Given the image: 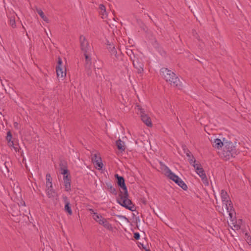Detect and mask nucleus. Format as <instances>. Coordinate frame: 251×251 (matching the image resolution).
<instances>
[{"mask_svg": "<svg viewBox=\"0 0 251 251\" xmlns=\"http://www.w3.org/2000/svg\"><path fill=\"white\" fill-rule=\"evenodd\" d=\"M160 72L162 76L172 86L179 89L182 88V83L175 73L166 68H161Z\"/></svg>", "mask_w": 251, "mask_h": 251, "instance_id": "nucleus-1", "label": "nucleus"}, {"mask_svg": "<svg viewBox=\"0 0 251 251\" xmlns=\"http://www.w3.org/2000/svg\"><path fill=\"white\" fill-rule=\"evenodd\" d=\"M219 153L221 157L225 160H229L231 157H235L237 155L236 148L231 142H225L222 151Z\"/></svg>", "mask_w": 251, "mask_h": 251, "instance_id": "nucleus-2", "label": "nucleus"}, {"mask_svg": "<svg viewBox=\"0 0 251 251\" xmlns=\"http://www.w3.org/2000/svg\"><path fill=\"white\" fill-rule=\"evenodd\" d=\"M128 191H127V195H126L125 194V192L120 190L119 198L117 199V201L122 206L131 211H133L135 210V205L133 204L131 201L128 199Z\"/></svg>", "mask_w": 251, "mask_h": 251, "instance_id": "nucleus-3", "label": "nucleus"}, {"mask_svg": "<svg viewBox=\"0 0 251 251\" xmlns=\"http://www.w3.org/2000/svg\"><path fill=\"white\" fill-rule=\"evenodd\" d=\"M93 219L100 225H102L106 229L112 231L113 227L112 225L107 221V220L100 215L97 213H94Z\"/></svg>", "mask_w": 251, "mask_h": 251, "instance_id": "nucleus-4", "label": "nucleus"}, {"mask_svg": "<svg viewBox=\"0 0 251 251\" xmlns=\"http://www.w3.org/2000/svg\"><path fill=\"white\" fill-rule=\"evenodd\" d=\"M79 42L80 49L83 53L92 52V48L89 45V42L87 40L85 36L83 35L80 36Z\"/></svg>", "mask_w": 251, "mask_h": 251, "instance_id": "nucleus-5", "label": "nucleus"}, {"mask_svg": "<svg viewBox=\"0 0 251 251\" xmlns=\"http://www.w3.org/2000/svg\"><path fill=\"white\" fill-rule=\"evenodd\" d=\"M91 52H90L89 53H83L85 59V71L88 76H90L92 73V71L91 69Z\"/></svg>", "mask_w": 251, "mask_h": 251, "instance_id": "nucleus-6", "label": "nucleus"}, {"mask_svg": "<svg viewBox=\"0 0 251 251\" xmlns=\"http://www.w3.org/2000/svg\"><path fill=\"white\" fill-rule=\"evenodd\" d=\"M107 49L111 53V56L115 61H122L123 55L121 52L117 53L115 47L111 44H107Z\"/></svg>", "mask_w": 251, "mask_h": 251, "instance_id": "nucleus-7", "label": "nucleus"}, {"mask_svg": "<svg viewBox=\"0 0 251 251\" xmlns=\"http://www.w3.org/2000/svg\"><path fill=\"white\" fill-rule=\"evenodd\" d=\"M91 159L92 162L94 164H95V165H96V168L100 170L102 168L103 163H102L101 158L99 153H92Z\"/></svg>", "mask_w": 251, "mask_h": 251, "instance_id": "nucleus-8", "label": "nucleus"}, {"mask_svg": "<svg viewBox=\"0 0 251 251\" xmlns=\"http://www.w3.org/2000/svg\"><path fill=\"white\" fill-rule=\"evenodd\" d=\"M133 65L135 68L137 70L139 74L142 73L144 71V64L141 59L139 58L136 55H134V57L132 58Z\"/></svg>", "mask_w": 251, "mask_h": 251, "instance_id": "nucleus-9", "label": "nucleus"}, {"mask_svg": "<svg viewBox=\"0 0 251 251\" xmlns=\"http://www.w3.org/2000/svg\"><path fill=\"white\" fill-rule=\"evenodd\" d=\"M170 175L171 176L168 178L174 181L184 190H186L187 189L188 187L187 185L181 180L180 178L174 173H171Z\"/></svg>", "mask_w": 251, "mask_h": 251, "instance_id": "nucleus-10", "label": "nucleus"}, {"mask_svg": "<svg viewBox=\"0 0 251 251\" xmlns=\"http://www.w3.org/2000/svg\"><path fill=\"white\" fill-rule=\"evenodd\" d=\"M62 62L61 59L60 57H58V60L57 61V65L56 67V72L58 78H60L62 80L63 78L66 75V69L64 71L62 68Z\"/></svg>", "mask_w": 251, "mask_h": 251, "instance_id": "nucleus-11", "label": "nucleus"}, {"mask_svg": "<svg viewBox=\"0 0 251 251\" xmlns=\"http://www.w3.org/2000/svg\"><path fill=\"white\" fill-rule=\"evenodd\" d=\"M115 177L117 179L118 186L123 190V192H125V194L126 195L127 189L126 185L125 178L124 177L120 176L118 174H115Z\"/></svg>", "mask_w": 251, "mask_h": 251, "instance_id": "nucleus-12", "label": "nucleus"}, {"mask_svg": "<svg viewBox=\"0 0 251 251\" xmlns=\"http://www.w3.org/2000/svg\"><path fill=\"white\" fill-rule=\"evenodd\" d=\"M137 107H138V109L140 110L141 118L143 122L148 126L151 127L152 125L151 118L145 113V111L139 106H137Z\"/></svg>", "mask_w": 251, "mask_h": 251, "instance_id": "nucleus-13", "label": "nucleus"}, {"mask_svg": "<svg viewBox=\"0 0 251 251\" xmlns=\"http://www.w3.org/2000/svg\"><path fill=\"white\" fill-rule=\"evenodd\" d=\"M221 196L223 202H225L226 205V204L229 206L232 205L231 201L229 200V196L225 190H222L221 191Z\"/></svg>", "mask_w": 251, "mask_h": 251, "instance_id": "nucleus-14", "label": "nucleus"}, {"mask_svg": "<svg viewBox=\"0 0 251 251\" xmlns=\"http://www.w3.org/2000/svg\"><path fill=\"white\" fill-rule=\"evenodd\" d=\"M63 200L65 203V210L69 214V215H72L73 212L71 209L70 201L68 198L67 196H63Z\"/></svg>", "mask_w": 251, "mask_h": 251, "instance_id": "nucleus-15", "label": "nucleus"}, {"mask_svg": "<svg viewBox=\"0 0 251 251\" xmlns=\"http://www.w3.org/2000/svg\"><path fill=\"white\" fill-rule=\"evenodd\" d=\"M65 190L69 192L71 190V176L66 175L63 176Z\"/></svg>", "mask_w": 251, "mask_h": 251, "instance_id": "nucleus-16", "label": "nucleus"}, {"mask_svg": "<svg viewBox=\"0 0 251 251\" xmlns=\"http://www.w3.org/2000/svg\"><path fill=\"white\" fill-rule=\"evenodd\" d=\"M226 208L227 210V212L228 213L229 216L230 217V219L231 221L233 222L235 218V216L234 215V213H235L234 210L232 209L233 206L232 205H227V204H226Z\"/></svg>", "mask_w": 251, "mask_h": 251, "instance_id": "nucleus-17", "label": "nucleus"}, {"mask_svg": "<svg viewBox=\"0 0 251 251\" xmlns=\"http://www.w3.org/2000/svg\"><path fill=\"white\" fill-rule=\"evenodd\" d=\"M160 169L164 173V174L169 177L171 175L170 174L173 173L171 170L162 162H160Z\"/></svg>", "mask_w": 251, "mask_h": 251, "instance_id": "nucleus-18", "label": "nucleus"}, {"mask_svg": "<svg viewBox=\"0 0 251 251\" xmlns=\"http://www.w3.org/2000/svg\"><path fill=\"white\" fill-rule=\"evenodd\" d=\"M12 135L10 130L7 132V135L6 136V139L10 144V146H13L15 150L16 151L17 149V147H14L13 141H12Z\"/></svg>", "mask_w": 251, "mask_h": 251, "instance_id": "nucleus-19", "label": "nucleus"}, {"mask_svg": "<svg viewBox=\"0 0 251 251\" xmlns=\"http://www.w3.org/2000/svg\"><path fill=\"white\" fill-rule=\"evenodd\" d=\"M225 142H223L220 139H215L213 143L212 146L213 147L217 149H220L224 147Z\"/></svg>", "mask_w": 251, "mask_h": 251, "instance_id": "nucleus-20", "label": "nucleus"}, {"mask_svg": "<svg viewBox=\"0 0 251 251\" xmlns=\"http://www.w3.org/2000/svg\"><path fill=\"white\" fill-rule=\"evenodd\" d=\"M116 144L119 150H120L121 151H125L126 148L125 143L121 139H118L116 141Z\"/></svg>", "mask_w": 251, "mask_h": 251, "instance_id": "nucleus-21", "label": "nucleus"}, {"mask_svg": "<svg viewBox=\"0 0 251 251\" xmlns=\"http://www.w3.org/2000/svg\"><path fill=\"white\" fill-rule=\"evenodd\" d=\"M107 189L108 191L114 195H117V191L116 189L110 183H106Z\"/></svg>", "mask_w": 251, "mask_h": 251, "instance_id": "nucleus-22", "label": "nucleus"}, {"mask_svg": "<svg viewBox=\"0 0 251 251\" xmlns=\"http://www.w3.org/2000/svg\"><path fill=\"white\" fill-rule=\"evenodd\" d=\"M99 9L100 10V14L101 15V18L102 19L106 18L107 17V14L105 6L102 4H100L99 5Z\"/></svg>", "mask_w": 251, "mask_h": 251, "instance_id": "nucleus-23", "label": "nucleus"}, {"mask_svg": "<svg viewBox=\"0 0 251 251\" xmlns=\"http://www.w3.org/2000/svg\"><path fill=\"white\" fill-rule=\"evenodd\" d=\"M198 175H199L200 177L201 178V180L202 181L203 183L205 185H208V181L207 176H206V174L204 172V171H203V172H201L200 174L198 173Z\"/></svg>", "mask_w": 251, "mask_h": 251, "instance_id": "nucleus-24", "label": "nucleus"}, {"mask_svg": "<svg viewBox=\"0 0 251 251\" xmlns=\"http://www.w3.org/2000/svg\"><path fill=\"white\" fill-rule=\"evenodd\" d=\"M189 157L188 161L189 163L192 165L194 167H196V159L191 152H190V154Z\"/></svg>", "mask_w": 251, "mask_h": 251, "instance_id": "nucleus-25", "label": "nucleus"}, {"mask_svg": "<svg viewBox=\"0 0 251 251\" xmlns=\"http://www.w3.org/2000/svg\"><path fill=\"white\" fill-rule=\"evenodd\" d=\"M37 12L44 21L47 22V17L44 15L43 11L41 9H37Z\"/></svg>", "mask_w": 251, "mask_h": 251, "instance_id": "nucleus-26", "label": "nucleus"}, {"mask_svg": "<svg viewBox=\"0 0 251 251\" xmlns=\"http://www.w3.org/2000/svg\"><path fill=\"white\" fill-rule=\"evenodd\" d=\"M9 24L13 27L15 28L16 27V22H15V17L11 16L9 17Z\"/></svg>", "mask_w": 251, "mask_h": 251, "instance_id": "nucleus-27", "label": "nucleus"}, {"mask_svg": "<svg viewBox=\"0 0 251 251\" xmlns=\"http://www.w3.org/2000/svg\"><path fill=\"white\" fill-rule=\"evenodd\" d=\"M49 189L48 188V190ZM57 197V194L54 190L50 189V191H48V197L49 198H55Z\"/></svg>", "mask_w": 251, "mask_h": 251, "instance_id": "nucleus-28", "label": "nucleus"}, {"mask_svg": "<svg viewBox=\"0 0 251 251\" xmlns=\"http://www.w3.org/2000/svg\"><path fill=\"white\" fill-rule=\"evenodd\" d=\"M196 170V172L198 174V173H201V172H203L204 170L202 168L201 165L200 164H196V167H194Z\"/></svg>", "mask_w": 251, "mask_h": 251, "instance_id": "nucleus-29", "label": "nucleus"}, {"mask_svg": "<svg viewBox=\"0 0 251 251\" xmlns=\"http://www.w3.org/2000/svg\"><path fill=\"white\" fill-rule=\"evenodd\" d=\"M60 169H66L68 168L67 163L66 161L61 160L59 163Z\"/></svg>", "mask_w": 251, "mask_h": 251, "instance_id": "nucleus-30", "label": "nucleus"}, {"mask_svg": "<svg viewBox=\"0 0 251 251\" xmlns=\"http://www.w3.org/2000/svg\"><path fill=\"white\" fill-rule=\"evenodd\" d=\"M245 239L249 245H251V237L248 233L245 234Z\"/></svg>", "mask_w": 251, "mask_h": 251, "instance_id": "nucleus-31", "label": "nucleus"}, {"mask_svg": "<svg viewBox=\"0 0 251 251\" xmlns=\"http://www.w3.org/2000/svg\"><path fill=\"white\" fill-rule=\"evenodd\" d=\"M60 171H61V174L63 175L64 176H66V175H69V176H70L69 171L68 169V168H66V169H60Z\"/></svg>", "mask_w": 251, "mask_h": 251, "instance_id": "nucleus-32", "label": "nucleus"}, {"mask_svg": "<svg viewBox=\"0 0 251 251\" xmlns=\"http://www.w3.org/2000/svg\"><path fill=\"white\" fill-rule=\"evenodd\" d=\"M126 53L127 55L130 57L131 60H132V58L134 57V55H136L134 52H133V50H128L126 51Z\"/></svg>", "mask_w": 251, "mask_h": 251, "instance_id": "nucleus-33", "label": "nucleus"}, {"mask_svg": "<svg viewBox=\"0 0 251 251\" xmlns=\"http://www.w3.org/2000/svg\"><path fill=\"white\" fill-rule=\"evenodd\" d=\"M183 150L184 151V153L186 154L187 156H189L190 154V152H191L187 148L186 146H184L183 148Z\"/></svg>", "mask_w": 251, "mask_h": 251, "instance_id": "nucleus-34", "label": "nucleus"}, {"mask_svg": "<svg viewBox=\"0 0 251 251\" xmlns=\"http://www.w3.org/2000/svg\"><path fill=\"white\" fill-rule=\"evenodd\" d=\"M140 236L138 232H135L134 233V238L138 240L140 239Z\"/></svg>", "mask_w": 251, "mask_h": 251, "instance_id": "nucleus-35", "label": "nucleus"}, {"mask_svg": "<svg viewBox=\"0 0 251 251\" xmlns=\"http://www.w3.org/2000/svg\"><path fill=\"white\" fill-rule=\"evenodd\" d=\"M233 229L234 230H238L240 228V226L238 224H234V223H233Z\"/></svg>", "mask_w": 251, "mask_h": 251, "instance_id": "nucleus-36", "label": "nucleus"}, {"mask_svg": "<svg viewBox=\"0 0 251 251\" xmlns=\"http://www.w3.org/2000/svg\"><path fill=\"white\" fill-rule=\"evenodd\" d=\"M50 175L48 174V183H50V188H52L51 178H50Z\"/></svg>", "mask_w": 251, "mask_h": 251, "instance_id": "nucleus-37", "label": "nucleus"}, {"mask_svg": "<svg viewBox=\"0 0 251 251\" xmlns=\"http://www.w3.org/2000/svg\"><path fill=\"white\" fill-rule=\"evenodd\" d=\"M88 210L91 212V214H94V213H95L93 209L90 208L88 209Z\"/></svg>", "mask_w": 251, "mask_h": 251, "instance_id": "nucleus-38", "label": "nucleus"}, {"mask_svg": "<svg viewBox=\"0 0 251 251\" xmlns=\"http://www.w3.org/2000/svg\"><path fill=\"white\" fill-rule=\"evenodd\" d=\"M46 180V186L47 187V174L45 176Z\"/></svg>", "mask_w": 251, "mask_h": 251, "instance_id": "nucleus-39", "label": "nucleus"}, {"mask_svg": "<svg viewBox=\"0 0 251 251\" xmlns=\"http://www.w3.org/2000/svg\"><path fill=\"white\" fill-rule=\"evenodd\" d=\"M14 125V126L16 127V126H17L18 123L17 122H15Z\"/></svg>", "mask_w": 251, "mask_h": 251, "instance_id": "nucleus-40", "label": "nucleus"}, {"mask_svg": "<svg viewBox=\"0 0 251 251\" xmlns=\"http://www.w3.org/2000/svg\"><path fill=\"white\" fill-rule=\"evenodd\" d=\"M120 217L125 218V219H126V218L125 216H120Z\"/></svg>", "mask_w": 251, "mask_h": 251, "instance_id": "nucleus-41", "label": "nucleus"}, {"mask_svg": "<svg viewBox=\"0 0 251 251\" xmlns=\"http://www.w3.org/2000/svg\"><path fill=\"white\" fill-rule=\"evenodd\" d=\"M44 30H45V32L46 33V34L47 35V31H46V29H44Z\"/></svg>", "mask_w": 251, "mask_h": 251, "instance_id": "nucleus-42", "label": "nucleus"}, {"mask_svg": "<svg viewBox=\"0 0 251 251\" xmlns=\"http://www.w3.org/2000/svg\"><path fill=\"white\" fill-rule=\"evenodd\" d=\"M146 251H150L149 250H146Z\"/></svg>", "mask_w": 251, "mask_h": 251, "instance_id": "nucleus-43", "label": "nucleus"}, {"mask_svg": "<svg viewBox=\"0 0 251 251\" xmlns=\"http://www.w3.org/2000/svg\"><path fill=\"white\" fill-rule=\"evenodd\" d=\"M155 215H157V216L158 217L159 216L157 214V213H155Z\"/></svg>", "mask_w": 251, "mask_h": 251, "instance_id": "nucleus-44", "label": "nucleus"}, {"mask_svg": "<svg viewBox=\"0 0 251 251\" xmlns=\"http://www.w3.org/2000/svg\"><path fill=\"white\" fill-rule=\"evenodd\" d=\"M43 251H44V249L43 250Z\"/></svg>", "mask_w": 251, "mask_h": 251, "instance_id": "nucleus-45", "label": "nucleus"}]
</instances>
